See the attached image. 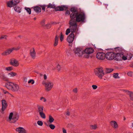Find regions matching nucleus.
<instances>
[{"label":"nucleus","mask_w":133,"mask_h":133,"mask_svg":"<svg viewBox=\"0 0 133 133\" xmlns=\"http://www.w3.org/2000/svg\"><path fill=\"white\" fill-rule=\"evenodd\" d=\"M47 8H54L55 9V8H56V6L54 5L51 4V3H49L48 5H47Z\"/></svg>","instance_id":"nucleus-27"},{"label":"nucleus","mask_w":133,"mask_h":133,"mask_svg":"<svg viewBox=\"0 0 133 133\" xmlns=\"http://www.w3.org/2000/svg\"><path fill=\"white\" fill-rule=\"evenodd\" d=\"M16 130L19 133H26V131L23 128L19 127L16 128Z\"/></svg>","instance_id":"nucleus-15"},{"label":"nucleus","mask_w":133,"mask_h":133,"mask_svg":"<svg viewBox=\"0 0 133 133\" xmlns=\"http://www.w3.org/2000/svg\"><path fill=\"white\" fill-rule=\"evenodd\" d=\"M57 70L58 71H59L61 70V66L59 64H58L57 65Z\"/></svg>","instance_id":"nucleus-47"},{"label":"nucleus","mask_w":133,"mask_h":133,"mask_svg":"<svg viewBox=\"0 0 133 133\" xmlns=\"http://www.w3.org/2000/svg\"><path fill=\"white\" fill-rule=\"evenodd\" d=\"M113 52L115 54L123 53L124 51L123 50L122 48L119 47L115 48L113 49Z\"/></svg>","instance_id":"nucleus-11"},{"label":"nucleus","mask_w":133,"mask_h":133,"mask_svg":"<svg viewBox=\"0 0 133 133\" xmlns=\"http://www.w3.org/2000/svg\"><path fill=\"white\" fill-rule=\"evenodd\" d=\"M45 26L46 27V28L47 29H49L50 28H51V25L50 24H46L45 25Z\"/></svg>","instance_id":"nucleus-52"},{"label":"nucleus","mask_w":133,"mask_h":133,"mask_svg":"<svg viewBox=\"0 0 133 133\" xmlns=\"http://www.w3.org/2000/svg\"><path fill=\"white\" fill-rule=\"evenodd\" d=\"M70 115V112L68 111H67L66 113V115L68 116H69Z\"/></svg>","instance_id":"nucleus-59"},{"label":"nucleus","mask_w":133,"mask_h":133,"mask_svg":"<svg viewBox=\"0 0 133 133\" xmlns=\"http://www.w3.org/2000/svg\"><path fill=\"white\" fill-rule=\"evenodd\" d=\"M58 36L57 35L55 37V40L54 44V46H56L57 45L58 42Z\"/></svg>","instance_id":"nucleus-25"},{"label":"nucleus","mask_w":133,"mask_h":133,"mask_svg":"<svg viewBox=\"0 0 133 133\" xmlns=\"http://www.w3.org/2000/svg\"><path fill=\"white\" fill-rule=\"evenodd\" d=\"M123 54L122 55V60H125L128 59L127 57V56L126 57Z\"/></svg>","instance_id":"nucleus-39"},{"label":"nucleus","mask_w":133,"mask_h":133,"mask_svg":"<svg viewBox=\"0 0 133 133\" xmlns=\"http://www.w3.org/2000/svg\"><path fill=\"white\" fill-rule=\"evenodd\" d=\"M118 73H114L113 74V77L114 78H119V77H118Z\"/></svg>","instance_id":"nucleus-35"},{"label":"nucleus","mask_w":133,"mask_h":133,"mask_svg":"<svg viewBox=\"0 0 133 133\" xmlns=\"http://www.w3.org/2000/svg\"><path fill=\"white\" fill-rule=\"evenodd\" d=\"M64 10V8L63 7V6L56 7L55 10L56 11H63Z\"/></svg>","instance_id":"nucleus-26"},{"label":"nucleus","mask_w":133,"mask_h":133,"mask_svg":"<svg viewBox=\"0 0 133 133\" xmlns=\"http://www.w3.org/2000/svg\"><path fill=\"white\" fill-rule=\"evenodd\" d=\"M76 55L81 56L83 54V50L81 48H74L73 50Z\"/></svg>","instance_id":"nucleus-6"},{"label":"nucleus","mask_w":133,"mask_h":133,"mask_svg":"<svg viewBox=\"0 0 133 133\" xmlns=\"http://www.w3.org/2000/svg\"><path fill=\"white\" fill-rule=\"evenodd\" d=\"M133 124V123H132V124Z\"/></svg>","instance_id":"nucleus-64"},{"label":"nucleus","mask_w":133,"mask_h":133,"mask_svg":"<svg viewBox=\"0 0 133 133\" xmlns=\"http://www.w3.org/2000/svg\"><path fill=\"white\" fill-rule=\"evenodd\" d=\"M39 114L41 117L43 118H45L46 117L43 111L39 113Z\"/></svg>","instance_id":"nucleus-28"},{"label":"nucleus","mask_w":133,"mask_h":133,"mask_svg":"<svg viewBox=\"0 0 133 133\" xmlns=\"http://www.w3.org/2000/svg\"><path fill=\"white\" fill-rule=\"evenodd\" d=\"M132 55L131 54H129V55H127V57L128 59V60L130 59L132 57Z\"/></svg>","instance_id":"nucleus-42"},{"label":"nucleus","mask_w":133,"mask_h":133,"mask_svg":"<svg viewBox=\"0 0 133 133\" xmlns=\"http://www.w3.org/2000/svg\"><path fill=\"white\" fill-rule=\"evenodd\" d=\"M5 94H6V92H5Z\"/></svg>","instance_id":"nucleus-63"},{"label":"nucleus","mask_w":133,"mask_h":133,"mask_svg":"<svg viewBox=\"0 0 133 133\" xmlns=\"http://www.w3.org/2000/svg\"><path fill=\"white\" fill-rule=\"evenodd\" d=\"M10 64L15 66H17L19 65L18 61L14 59H11L10 61Z\"/></svg>","instance_id":"nucleus-14"},{"label":"nucleus","mask_w":133,"mask_h":133,"mask_svg":"<svg viewBox=\"0 0 133 133\" xmlns=\"http://www.w3.org/2000/svg\"><path fill=\"white\" fill-rule=\"evenodd\" d=\"M70 11L72 12L70 15L71 19L75 21L76 22L84 21L85 18V14L84 13L78 12L77 8L75 7L71 8Z\"/></svg>","instance_id":"nucleus-1"},{"label":"nucleus","mask_w":133,"mask_h":133,"mask_svg":"<svg viewBox=\"0 0 133 133\" xmlns=\"http://www.w3.org/2000/svg\"><path fill=\"white\" fill-rule=\"evenodd\" d=\"M66 14L70 15V11L68 10H67L65 12Z\"/></svg>","instance_id":"nucleus-56"},{"label":"nucleus","mask_w":133,"mask_h":133,"mask_svg":"<svg viewBox=\"0 0 133 133\" xmlns=\"http://www.w3.org/2000/svg\"><path fill=\"white\" fill-rule=\"evenodd\" d=\"M20 47L18 46L16 48H13L6 50L5 52L2 53V55L4 56H6L10 54L13 50H17L19 49Z\"/></svg>","instance_id":"nucleus-5"},{"label":"nucleus","mask_w":133,"mask_h":133,"mask_svg":"<svg viewBox=\"0 0 133 133\" xmlns=\"http://www.w3.org/2000/svg\"><path fill=\"white\" fill-rule=\"evenodd\" d=\"M5 85L8 89L14 92L18 91L19 89L17 84L12 82L7 83Z\"/></svg>","instance_id":"nucleus-2"},{"label":"nucleus","mask_w":133,"mask_h":133,"mask_svg":"<svg viewBox=\"0 0 133 133\" xmlns=\"http://www.w3.org/2000/svg\"><path fill=\"white\" fill-rule=\"evenodd\" d=\"M94 51V50L92 48L87 47L85 49L84 51L86 54V55L88 54L87 55H85V57L88 58L89 57V54L92 53Z\"/></svg>","instance_id":"nucleus-8"},{"label":"nucleus","mask_w":133,"mask_h":133,"mask_svg":"<svg viewBox=\"0 0 133 133\" xmlns=\"http://www.w3.org/2000/svg\"><path fill=\"white\" fill-rule=\"evenodd\" d=\"M110 123L112 127L114 128H116L118 127V125L117 122L114 121H112L110 122Z\"/></svg>","instance_id":"nucleus-20"},{"label":"nucleus","mask_w":133,"mask_h":133,"mask_svg":"<svg viewBox=\"0 0 133 133\" xmlns=\"http://www.w3.org/2000/svg\"><path fill=\"white\" fill-rule=\"evenodd\" d=\"M2 112L5 110L6 108L7 107V103L6 101L4 99L2 100Z\"/></svg>","instance_id":"nucleus-16"},{"label":"nucleus","mask_w":133,"mask_h":133,"mask_svg":"<svg viewBox=\"0 0 133 133\" xmlns=\"http://www.w3.org/2000/svg\"><path fill=\"white\" fill-rule=\"evenodd\" d=\"M62 130L63 133H67L66 130L64 128H63Z\"/></svg>","instance_id":"nucleus-57"},{"label":"nucleus","mask_w":133,"mask_h":133,"mask_svg":"<svg viewBox=\"0 0 133 133\" xmlns=\"http://www.w3.org/2000/svg\"><path fill=\"white\" fill-rule=\"evenodd\" d=\"M128 75L130 77H132L133 75V72L131 71L127 73Z\"/></svg>","instance_id":"nucleus-38"},{"label":"nucleus","mask_w":133,"mask_h":133,"mask_svg":"<svg viewBox=\"0 0 133 133\" xmlns=\"http://www.w3.org/2000/svg\"><path fill=\"white\" fill-rule=\"evenodd\" d=\"M45 90L47 91H49L53 87V84L51 82H45Z\"/></svg>","instance_id":"nucleus-9"},{"label":"nucleus","mask_w":133,"mask_h":133,"mask_svg":"<svg viewBox=\"0 0 133 133\" xmlns=\"http://www.w3.org/2000/svg\"><path fill=\"white\" fill-rule=\"evenodd\" d=\"M47 76L45 74H44V79H47Z\"/></svg>","instance_id":"nucleus-60"},{"label":"nucleus","mask_w":133,"mask_h":133,"mask_svg":"<svg viewBox=\"0 0 133 133\" xmlns=\"http://www.w3.org/2000/svg\"><path fill=\"white\" fill-rule=\"evenodd\" d=\"M40 100L42 101L43 102H45L46 101V99L45 98L43 97H41L40 98Z\"/></svg>","instance_id":"nucleus-50"},{"label":"nucleus","mask_w":133,"mask_h":133,"mask_svg":"<svg viewBox=\"0 0 133 133\" xmlns=\"http://www.w3.org/2000/svg\"><path fill=\"white\" fill-rule=\"evenodd\" d=\"M35 81L33 79H30L28 81V83H31L32 84H33L34 83Z\"/></svg>","instance_id":"nucleus-44"},{"label":"nucleus","mask_w":133,"mask_h":133,"mask_svg":"<svg viewBox=\"0 0 133 133\" xmlns=\"http://www.w3.org/2000/svg\"><path fill=\"white\" fill-rule=\"evenodd\" d=\"M123 91L126 93L128 95V94H129L131 92V91H129L128 90H123Z\"/></svg>","instance_id":"nucleus-53"},{"label":"nucleus","mask_w":133,"mask_h":133,"mask_svg":"<svg viewBox=\"0 0 133 133\" xmlns=\"http://www.w3.org/2000/svg\"><path fill=\"white\" fill-rule=\"evenodd\" d=\"M6 4L8 7L10 8L14 7L15 5L14 4L12 0L11 1H9L8 2L6 3Z\"/></svg>","instance_id":"nucleus-21"},{"label":"nucleus","mask_w":133,"mask_h":133,"mask_svg":"<svg viewBox=\"0 0 133 133\" xmlns=\"http://www.w3.org/2000/svg\"><path fill=\"white\" fill-rule=\"evenodd\" d=\"M7 37V36L6 35H2L0 37V39L5 38L6 39Z\"/></svg>","instance_id":"nucleus-51"},{"label":"nucleus","mask_w":133,"mask_h":133,"mask_svg":"<svg viewBox=\"0 0 133 133\" xmlns=\"http://www.w3.org/2000/svg\"><path fill=\"white\" fill-rule=\"evenodd\" d=\"M105 54L103 52H99L96 54V57L100 59H103L105 58Z\"/></svg>","instance_id":"nucleus-12"},{"label":"nucleus","mask_w":133,"mask_h":133,"mask_svg":"<svg viewBox=\"0 0 133 133\" xmlns=\"http://www.w3.org/2000/svg\"><path fill=\"white\" fill-rule=\"evenodd\" d=\"M69 28L71 33H74L76 32L77 28V22L71 19L69 21Z\"/></svg>","instance_id":"nucleus-3"},{"label":"nucleus","mask_w":133,"mask_h":133,"mask_svg":"<svg viewBox=\"0 0 133 133\" xmlns=\"http://www.w3.org/2000/svg\"><path fill=\"white\" fill-rule=\"evenodd\" d=\"M0 78L5 81H7L8 80V79L5 76L3 72H0Z\"/></svg>","instance_id":"nucleus-19"},{"label":"nucleus","mask_w":133,"mask_h":133,"mask_svg":"<svg viewBox=\"0 0 133 133\" xmlns=\"http://www.w3.org/2000/svg\"><path fill=\"white\" fill-rule=\"evenodd\" d=\"M131 66V67L133 68V64H132V65Z\"/></svg>","instance_id":"nucleus-61"},{"label":"nucleus","mask_w":133,"mask_h":133,"mask_svg":"<svg viewBox=\"0 0 133 133\" xmlns=\"http://www.w3.org/2000/svg\"><path fill=\"white\" fill-rule=\"evenodd\" d=\"M15 11L19 13L21 12V9L18 6H16L14 8Z\"/></svg>","instance_id":"nucleus-24"},{"label":"nucleus","mask_w":133,"mask_h":133,"mask_svg":"<svg viewBox=\"0 0 133 133\" xmlns=\"http://www.w3.org/2000/svg\"><path fill=\"white\" fill-rule=\"evenodd\" d=\"M114 69H112L107 68L106 72L107 73H110L113 71Z\"/></svg>","instance_id":"nucleus-30"},{"label":"nucleus","mask_w":133,"mask_h":133,"mask_svg":"<svg viewBox=\"0 0 133 133\" xmlns=\"http://www.w3.org/2000/svg\"><path fill=\"white\" fill-rule=\"evenodd\" d=\"M34 10L36 12H39L41 11V9L40 7L35 6L34 7Z\"/></svg>","instance_id":"nucleus-23"},{"label":"nucleus","mask_w":133,"mask_h":133,"mask_svg":"<svg viewBox=\"0 0 133 133\" xmlns=\"http://www.w3.org/2000/svg\"><path fill=\"white\" fill-rule=\"evenodd\" d=\"M25 9L26 10L27 12L29 13V14H30L31 12V10L29 8L25 7Z\"/></svg>","instance_id":"nucleus-29"},{"label":"nucleus","mask_w":133,"mask_h":133,"mask_svg":"<svg viewBox=\"0 0 133 133\" xmlns=\"http://www.w3.org/2000/svg\"><path fill=\"white\" fill-rule=\"evenodd\" d=\"M54 119V118L51 115H49V121L51 123L52 122Z\"/></svg>","instance_id":"nucleus-31"},{"label":"nucleus","mask_w":133,"mask_h":133,"mask_svg":"<svg viewBox=\"0 0 133 133\" xmlns=\"http://www.w3.org/2000/svg\"><path fill=\"white\" fill-rule=\"evenodd\" d=\"M13 113L12 112H11L9 116V119L10 120L12 119V116L13 117Z\"/></svg>","instance_id":"nucleus-43"},{"label":"nucleus","mask_w":133,"mask_h":133,"mask_svg":"<svg viewBox=\"0 0 133 133\" xmlns=\"http://www.w3.org/2000/svg\"><path fill=\"white\" fill-rule=\"evenodd\" d=\"M45 19H43L42 20L41 22V24L42 26H44L45 25Z\"/></svg>","instance_id":"nucleus-49"},{"label":"nucleus","mask_w":133,"mask_h":133,"mask_svg":"<svg viewBox=\"0 0 133 133\" xmlns=\"http://www.w3.org/2000/svg\"><path fill=\"white\" fill-rule=\"evenodd\" d=\"M34 20H36V17H35V18H34Z\"/></svg>","instance_id":"nucleus-62"},{"label":"nucleus","mask_w":133,"mask_h":133,"mask_svg":"<svg viewBox=\"0 0 133 133\" xmlns=\"http://www.w3.org/2000/svg\"><path fill=\"white\" fill-rule=\"evenodd\" d=\"M40 7H41L42 10H44V11H45V7L46 6H47V5H40Z\"/></svg>","instance_id":"nucleus-37"},{"label":"nucleus","mask_w":133,"mask_h":133,"mask_svg":"<svg viewBox=\"0 0 133 133\" xmlns=\"http://www.w3.org/2000/svg\"><path fill=\"white\" fill-rule=\"evenodd\" d=\"M46 125L47 126H49L48 125ZM49 126L50 127V128L52 130L54 129L55 127V126L54 125L52 124L49 125Z\"/></svg>","instance_id":"nucleus-34"},{"label":"nucleus","mask_w":133,"mask_h":133,"mask_svg":"<svg viewBox=\"0 0 133 133\" xmlns=\"http://www.w3.org/2000/svg\"><path fill=\"white\" fill-rule=\"evenodd\" d=\"M70 31L71 30L70 28H68V29H67L66 31V35H68L69 33L70 32Z\"/></svg>","instance_id":"nucleus-40"},{"label":"nucleus","mask_w":133,"mask_h":133,"mask_svg":"<svg viewBox=\"0 0 133 133\" xmlns=\"http://www.w3.org/2000/svg\"><path fill=\"white\" fill-rule=\"evenodd\" d=\"M92 87L93 89H96L97 88V86L96 85H92Z\"/></svg>","instance_id":"nucleus-54"},{"label":"nucleus","mask_w":133,"mask_h":133,"mask_svg":"<svg viewBox=\"0 0 133 133\" xmlns=\"http://www.w3.org/2000/svg\"><path fill=\"white\" fill-rule=\"evenodd\" d=\"M30 55L31 57L33 59H35V58L36 57V52L34 48L30 50Z\"/></svg>","instance_id":"nucleus-18"},{"label":"nucleus","mask_w":133,"mask_h":133,"mask_svg":"<svg viewBox=\"0 0 133 133\" xmlns=\"http://www.w3.org/2000/svg\"><path fill=\"white\" fill-rule=\"evenodd\" d=\"M9 74L11 75V76H15L17 74L15 73L12 72L9 73Z\"/></svg>","instance_id":"nucleus-46"},{"label":"nucleus","mask_w":133,"mask_h":133,"mask_svg":"<svg viewBox=\"0 0 133 133\" xmlns=\"http://www.w3.org/2000/svg\"><path fill=\"white\" fill-rule=\"evenodd\" d=\"M37 107L39 113L43 111L44 107L43 106H41L39 105H37Z\"/></svg>","instance_id":"nucleus-22"},{"label":"nucleus","mask_w":133,"mask_h":133,"mask_svg":"<svg viewBox=\"0 0 133 133\" xmlns=\"http://www.w3.org/2000/svg\"><path fill=\"white\" fill-rule=\"evenodd\" d=\"M12 1L15 5H17L20 2V0H12Z\"/></svg>","instance_id":"nucleus-33"},{"label":"nucleus","mask_w":133,"mask_h":133,"mask_svg":"<svg viewBox=\"0 0 133 133\" xmlns=\"http://www.w3.org/2000/svg\"><path fill=\"white\" fill-rule=\"evenodd\" d=\"M95 73L96 76L102 79L104 73L102 68H96L95 70Z\"/></svg>","instance_id":"nucleus-4"},{"label":"nucleus","mask_w":133,"mask_h":133,"mask_svg":"<svg viewBox=\"0 0 133 133\" xmlns=\"http://www.w3.org/2000/svg\"><path fill=\"white\" fill-rule=\"evenodd\" d=\"M74 38V33H71L68 37L67 38V42L69 43H71Z\"/></svg>","instance_id":"nucleus-10"},{"label":"nucleus","mask_w":133,"mask_h":133,"mask_svg":"<svg viewBox=\"0 0 133 133\" xmlns=\"http://www.w3.org/2000/svg\"><path fill=\"white\" fill-rule=\"evenodd\" d=\"M37 123L38 125L40 126H42L43 124V122L41 121H38L37 122Z\"/></svg>","instance_id":"nucleus-41"},{"label":"nucleus","mask_w":133,"mask_h":133,"mask_svg":"<svg viewBox=\"0 0 133 133\" xmlns=\"http://www.w3.org/2000/svg\"><path fill=\"white\" fill-rule=\"evenodd\" d=\"M64 35L62 34V32H61L60 37V39L61 41H63L64 39Z\"/></svg>","instance_id":"nucleus-36"},{"label":"nucleus","mask_w":133,"mask_h":133,"mask_svg":"<svg viewBox=\"0 0 133 133\" xmlns=\"http://www.w3.org/2000/svg\"><path fill=\"white\" fill-rule=\"evenodd\" d=\"M6 69L7 71H11L12 69V67H8L6 68Z\"/></svg>","instance_id":"nucleus-48"},{"label":"nucleus","mask_w":133,"mask_h":133,"mask_svg":"<svg viewBox=\"0 0 133 133\" xmlns=\"http://www.w3.org/2000/svg\"><path fill=\"white\" fill-rule=\"evenodd\" d=\"M73 91L75 92H77V88H75L73 90Z\"/></svg>","instance_id":"nucleus-58"},{"label":"nucleus","mask_w":133,"mask_h":133,"mask_svg":"<svg viewBox=\"0 0 133 133\" xmlns=\"http://www.w3.org/2000/svg\"><path fill=\"white\" fill-rule=\"evenodd\" d=\"M90 128L92 129H95L97 128V126L96 124L92 125L91 126Z\"/></svg>","instance_id":"nucleus-45"},{"label":"nucleus","mask_w":133,"mask_h":133,"mask_svg":"<svg viewBox=\"0 0 133 133\" xmlns=\"http://www.w3.org/2000/svg\"><path fill=\"white\" fill-rule=\"evenodd\" d=\"M115 54L113 52H107L105 54V58L108 60H112L115 59Z\"/></svg>","instance_id":"nucleus-7"},{"label":"nucleus","mask_w":133,"mask_h":133,"mask_svg":"<svg viewBox=\"0 0 133 133\" xmlns=\"http://www.w3.org/2000/svg\"><path fill=\"white\" fill-rule=\"evenodd\" d=\"M123 54V53L115 54V60L119 61H122Z\"/></svg>","instance_id":"nucleus-13"},{"label":"nucleus","mask_w":133,"mask_h":133,"mask_svg":"<svg viewBox=\"0 0 133 133\" xmlns=\"http://www.w3.org/2000/svg\"><path fill=\"white\" fill-rule=\"evenodd\" d=\"M63 7L64 8V10H66L68 9V7L65 5L63 6Z\"/></svg>","instance_id":"nucleus-55"},{"label":"nucleus","mask_w":133,"mask_h":133,"mask_svg":"<svg viewBox=\"0 0 133 133\" xmlns=\"http://www.w3.org/2000/svg\"><path fill=\"white\" fill-rule=\"evenodd\" d=\"M19 115L17 113H15L14 114L12 118V119L13 121L12 122H16L18 119Z\"/></svg>","instance_id":"nucleus-17"},{"label":"nucleus","mask_w":133,"mask_h":133,"mask_svg":"<svg viewBox=\"0 0 133 133\" xmlns=\"http://www.w3.org/2000/svg\"><path fill=\"white\" fill-rule=\"evenodd\" d=\"M128 95H129L130 99L133 101V93L131 92L129 94H128Z\"/></svg>","instance_id":"nucleus-32"}]
</instances>
